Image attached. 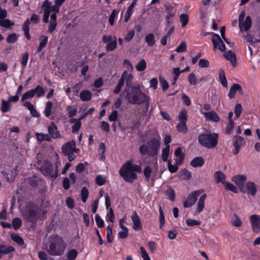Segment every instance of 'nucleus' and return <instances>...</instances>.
<instances>
[{"label":"nucleus","mask_w":260,"mask_h":260,"mask_svg":"<svg viewBox=\"0 0 260 260\" xmlns=\"http://www.w3.org/2000/svg\"><path fill=\"white\" fill-rule=\"evenodd\" d=\"M174 154L177 157L175 159L177 165H181L183 162L185 154L182 152L181 147H178L175 150Z\"/></svg>","instance_id":"nucleus-17"},{"label":"nucleus","mask_w":260,"mask_h":260,"mask_svg":"<svg viewBox=\"0 0 260 260\" xmlns=\"http://www.w3.org/2000/svg\"><path fill=\"white\" fill-rule=\"evenodd\" d=\"M67 110L68 112V116L71 118L75 116L77 112V107L76 105L74 106H68L67 107Z\"/></svg>","instance_id":"nucleus-40"},{"label":"nucleus","mask_w":260,"mask_h":260,"mask_svg":"<svg viewBox=\"0 0 260 260\" xmlns=\"http://www.w3.org/2000/svg\"><path fill=\"white\" fill-rule=\"evenodd\" d=\"M250 220L253 231L258 233L260 231V216L253 214L250 216Z\"/></svg>","instance_id":"nucleus-14"},{"label":"nucleus","mask_w":260,"mask_h":260,"mask_svg":"<svg viewBox=\"0 0 260 260\" xmlns=\"http://www.w3.org/2000/svg\"><path fill=\"white\" fill-rule=\"evenodd\" d=\"M23 105L29 111L32 117H39L40 116L37 110L34 108V106L30 102H25Z\"/></svg>","instance_id":"nucleus-22"},{"label":"nucleus","mask_w":260,"mask_h":260,"mask_svg":"<svg viewBox=\"0 0 260 260\" xmlns=\"http://www.w3.org/2000/svg\"><path fill=\"white\" fill-rule=\"evenodd\" d=\"M242 110V107L241 104H237L235 106V117L236 118H238L240 116V115L241 114Z\"/></svg>","instance_id":"nucleus-64"},{"label":"nucleus","mask_w":260,"mask_h":260,"mask_svg":"<svg viewBox=\"0 0 260 260\" xmlns=\"http://www.w3.org/2000/svg\"><path fill=\"white\" fill-rule=\"evenodd\" d=\"M214 176L217 183H221L223 184V182H226V175L220 171L215 172Z\"/></svg>","instance_id":"nucleus-26"},{"label":"nucleus","mask_w":260,"mask_h":260,"mask_svg":"<svg viewBox=\"0 0 260 260\" xmlns=\"http://www.w3.org/2000/svg\"><path fill=\"white\" fill-rule=\"evenodd\" d=\"M237 92H238L241 95L243 94L241 86L239 84L234 83L230 88L229 92L228 93L229 98L230 99H234Z\"/></svg>","instance_id":"nucleus-15"},{"label":"nucleus","mask_w":260,"mask_h":260,"mask_svg":"<svg viewBox=\"0 0 260 260\" xmlns=\"http://www.w3.org/2000/svg\"><path fill=\"white\" fill-rule=\"evenodd\" d=\"M207 198L206 194H203L200 198L198 202L197 207L196 209L197 213H201L204 209L205 207V201Z\"/></svg>","instance_id":"nucleus-25"},{"label":"nucleus","mask_w":260,"mask_h":260,"mask_svg":"<svg viewBox=\"0 0 260 260\" xmlns=\"http://www.w3.org/2000/svg\"><path fill=\"white\" fill-rule=\"evenodd\" d=\"M15 251V248L11 246L0 245V259L4 254H9Z\"/></svg>","instance_id":"nucleus-20"},{"label":"nucleus","mask_w":260,"mask_h":260,"mask_svg":"<svg viewBox=\"0 0 260 260\" xmlns=\"http://www.w3.org/2000/svg\"><path fill=\"white\" fill-rule=\"evenodd\" d=\"M212 42L213 45V49L215 50L218 46V49L221 51L223 52L225 51L226 47L223 41L220 36L216 34L213 33L212 37Z\"/></svg>","instance_id":"nucleus-10"},{"label":"nucleus","mask_w":260,"mask_h":260,"mask_svg":"<svg viewBox=\"0 0 260 260\" xmlns=\"http://www.w3.org/2000/svg\"><path fill=\"white\" fill-rule=\"evenodd\" d=\"M117 40L116 38H115L114 40L110 42L106 46V50L107 51H111L114 50L117 46Z\"/></svg>","instance_id":"nucleus-49"},{"label":"nucleus","mask_w":260,"mask_h":260,"mask_svg":"<svg viewBox=\"0 0 260 260\" xmlns=\"http://www.w3.org/2000/svg\"><path fill=\"white\" fill-rule=\"evenodd\" d=\"M245 188L248 194L252 196H255L257 188L255 184L253 182H247Z\"/></svg>","instance_id":"nucleus-19"},{"label":"nucleus","mask_w":260,"mask_h":260,"mask_svg":"<svg viewBox=\"0 0 260 260\" xmlns=\"http://www.w3.org/2000/svg\"><path fill=\"white\" fill-rule=\"evenodd\" d=\"M61 151L65 156L68 157L69 161H73L76 156L75 153L77 152L75 141L71 140L65 143L61 147Z\"/></svg>","instance_id":"nucleus-7"},{"label":"nucleus","mask_w":260,"mask_h":260,"mask_svg":"<svg viewBox=\"0 0 260 260\" xmlns=\"http://www.w3.org/2000/svg\"><path fill=\"white\" fill-rule=\"evenodd\" d=\"M53 107V103L51 102H47L46 103V106L44 111V115L46 117H49L52 114V110Z\"/></svg>","instance_id":"nucleus-33"},{"label":"nucleus","mask_w":260,"mask_h":260,"mask_svg":"<svg viewBox=\"0 0 260 260\" xmlns=\"http://www.w3.org/2000/svg\"><path fill=\"white\" fill-rule=\"evenodd\" d=\"M245 143L243 137L240 136H235L233 140V145L234 149L233 150L234 154H237L241 148V146Z\"/></svg>","instance_id":"nucleus-12"},{"label":"nucleus","mask_w":260,"mask_h":260,"mask_svg":"<svg viewBox=\"0 0 260 260\" xmlns=\"http://www.w3.org/2000/svg\"><path fill=\"white\" fill-rule=\"evenodd\" d=\"M224 57L230 61L232 65L236 67L237 65L236 54L232 50H229L224 54Z\"/></svg>","instance_id":"nucleus-18"},{"label":"nucleus","mask_w":260,"mask_h":260,"mask_svg":"<svg viewBox=\"0 0 260 260\" xmlns=\"http://www.w3.org/2000/svg\"><path fill=\"white\" fill-rule=\"evenodd\" d=\"M219 135L215 133H202L198 138V143L207 149H211L216 147L218 143Z\"/></svg>","instance_id":"nucleus-5"},{"label":"nucleus","mask_w":260,"mask_h":260,"mask_svg":"<svg viewBox=\"0 0 260 260\" xmlns=\"http://www.w3.org/2000/svg\"><path fill=\"white\" fill-rule=\"evenodd\" d=\"M188 81L190 85H196L197 84L198 79L195 74L193 73L188 75Z\"/></svg>","instance_id":"nucleus-59"},{"label":"nucleus","mask_w":260,"mask_h":260,"mask_svg":"<svg viewBox=\"0 0 260 260\" xmlns=\"http://www.w3.org/2000/svg\"><path fill=\"white\" fill-rule=\"evenodd\" d=\"M59 164V161H57L53 164L51 161L44 160L42 166L40 167V170L44 176L55 179L58 176Z\"/></svg>","instance_id":"nucleus-6"},{"label":"nucleus","mask_w":260,"mask_h":260,"mask_svg":"<svg viewBox=\"0 0 260 260\" xmlns=\"http://www.w3.org/2000/svg\"><path fill=\"white\" fill-rule=\"evenodd\" d=\"M186 224L188 226L199 225L201 224V221L192 219H187L185 221Z\"/></svg>","instance_id":"nucleus-58"},{"label":"nucleus","mask_w":260,"mask_h":260,"mask_svg":"<svg viewBox=\"0 0 260 260\" xmlns=\"http://www.w3.org/2000/svg\"><path fill=\"white\" fill-rule=\"evenodd\" d=\"M203 115L206 119L209 121L217 122L220 120V117L214 111L204 112Z\"/></svg>","instance_id":"nucleus-16"},{"label":"nucleus","mask_w":260,"mask_h":260,"mask_svg":"<svg viewBox=\"0 0 260 260\" xmlns=\"http://www.w3.org/2000/svg\"><path fill=\"white\" fill-rule=\"evenodd\" d=\"M246 179V177L244 175H238L234 176L232 178V180L238 186L241 192L243 193L246 192V190L244 186V182Z\"/></svg>","instance_id":"nucleus-11"},{"label":"nucleus","mask_w":260,"mask_h":260,"mask_svg":"<svg viewBox=\"0 0 260 260\" xmlns=\"http://www.w3.org/2000/svg\"><path fill=\"white\" fill-rule=\"evenodd\" d=\"M176 129L179 133L186 134L188 132V127L186 122H180L176 126Z\"/></svg>","instance_id":"nucleus-30"},{"label":"nucleus","mask_w":260,"mask_h":260,"mask_svg":"<svg viewBox=\"0 0 260 260\" xmlns=\"http://www.w3.org/2000/svg\"><path fill=\"white\" fill-rule=\"evenodd\" d=\"M219 79L220 81L221 84L224 87H228V83L227 80L226 79L224 71L220 69L219 70Z\"/></svg>","instance_id":"nucleus-34"},{"label":"nucleus","mask_w":260,"mask_h":260,"mask_svg":"<svg viewBox=\"0 0 260 260\" xmlns=\"http://www.w3.org/2000/svg\"><path fill=\"white\" fill-rule=\"evenodd\" d=\"M223 185L226 190L231 191L235 193L238 192L237 188L231 183L226 181L223 182Z\"/></svg>","instance_id":"nucleus-37"},{"label":"nucleus","mask_w":260,"mask_h":260,"mask_svg":"<svg viewBox=\"0 0 260 260\" xmlns=\"http://www.w3.org/2000/svg\"><path fill=\"white\" fill-rule=\"evenodd\" d=\"M170 145H166L162 150L161 158L164 161H167L168 159L170 153Z\"/></svg>","instance_id":"nucleus-43"},{"label":"nucleus","mask_w":260,"mask_h":260,"mask_svg":"<svg viewBox=\"0 0 260 260\" xmlns=\"http://www.w3.org/2000/svg\"><path fill=\"white\" fill-rule=\"evenodd\" d=\"M178 118L180 122H186L187 120V110L185 109L181 110L179 113Z\"/></svg>","instance_id":"nucleus-39"},{"label":"nucleus","mask_w":260,"mask_h":260,"mask_svg":"<svg viewBox=\"0 0 260 260\" xmlns=\"http://www.w3.org/2000/svg\"><path fill=\"white\" fill-rule=\"evenodd\" d=\"M35 95L36 94L38 98L43 96L45 93V90L43 87L41 85H37L34 89H33Z\"/></svg>","instance_id":"nucleus-38"},{"label":"nucleus","mask_w":260,"mask_h":260,"mask_svg":"<svg viewBox=\"0 0 260 260\" xmlns=\"http://www.w3.org/2000/svg\"><path fill=\"white\" fill-rule=\"evenodd\" d=\"M95 220L98 228H101L104 226V221L99 214L95 215Z\"/></svg>","instance_id":"nucleus-61"},{"label":"nucleus","mask_w":260,"mask_h":260,"mask_svg":"<svg viewBox=\"0 0 260 260\" xmlns=\"http://www.w3.org/2000/svg\"><path fill=\"white\" fill-rule=\"evenodd\" d=\"M234 218L232 220V224L237 227L241 226L242 222L239 216L236 214H234Z\"/></svg>","instance_id":"nucleus-62"},{"label":"nucleus","mask_w":260,"mask_h":260,"mask_svg":"<svg viewBox=\"0 0 260 260\" xmlns=\"http://www.w3.org/2000/svg\"><path fill=\"white\" fill-rule=\"evenodd\" d=\"M18 40V36L15 33L9 35L7 38V42L10 44L15 43Z\"/></svg>","instance_id":"nucleus-52"},{"label":"nucleus","mask_w":260,"mask_h":260,"mask_svg":"<svg viewBox=\"0 0 260 260\" xmlns=\"http://www.w3.org/2000/svg\"><path fill=\"white\" fill-rule=\"evenodd\" d=\"M11 109V103L8 101L2 100L1 104V110L4 113H6Z\"/></svg>","instance_id":"nucleus-29"},{"label":"nucleus","mask_w":260,"mask_h":260,"mask_svg":"<svg viewBox=\"0 0 260 260\" xmlns=\"http://www.w3.org/2000/svg\"><path fill=\"white\" fill-rule=\"evenodd\" d=\"M67 244L63 238L58 235L49 237L48 241L45 245L46 252L52 256L62 255L67 248Z\"/></svg>","instance_id":"nucleus-1"},{"label":"nucleus","mask_w":260,"mask_h":260,"mask_svg":"<svg viewBox=\"0 0 260 260\" xmlns=\"http://www.w3.org/2000/svg\"><path fill=\"white\" fill-rule=\"evenodd\" d=\"M132 220L134 223L133 228L134 230L138 231L142 228L139 217L136 212H135L132 214Z\"/></svg>","instance_id":"nucleus-23"},{"label":"nucleus","mask_w":260,"mask_h":260,"mask_svg":"<svg viewBox=\"0 0 260 260\" xmlns=\"http://www.w3.org/2000/svg\"><path fill=\"white\" fill-rule=\"evenodd\" d=\"M160 145V137L158 134L147 142V155L156 156L159 151Z\"/></svg>","instance_id":"nucleus-8"},{"label":"nucleus","mask_w":260,"mask_h":260,"mask_svg":"<svg viewBox=\"0 0 260 260\" xmlns=\"http://www.w3.org/2000/svg\"><path fill=\"white\" fill-rule=\"evenodd\" d=\"M89 196V191L86 187H82L81 191V198L82 201L85 203Z\"/></svg>","instance_id":"nucleus-46"},{"label":"nucleus","mask_w":260,"mask_h":260,"mask_svg":"<svg viewBox=\"0 0 260 260\" xmlns=\"http://www.w3.org/2000/svg\"><path fill=\"white\" fill-rule=\"evenodd\" d=\"M251 19L250 16H247L246 17L245 21L242 23V29H243L245 31H248L251 26Z\"/></svg>","instance_id":"nucleus-32"},{"label":"nucleus","mask_w":260,"mask_h":260,"mask_svg":"<svg viewBox=\"0 0 260 260\" xmlns=\"http://www.w3.org/2000/svg\"><path fill=\"white\" fill-rule=\"evenodd\" d=\"M204 192V190L200 189L191 192L187 199L183 201V206L188 208L192 206L197 201L198 197Z\"/></svg>","instance_id":"nucleus-9"},{"label":"nucleus","mask_w":260,"mask_h":260,"mask_svg":"<svg viewBox=\"0 0 260 260\" xmlns=\"http://www.w3.org/2000/svg\"><path fill=\"white\" fill-rule=\"evenodd\" d=\"M77 255V251L74 249L69 250L67 253V257L68 260H75Z\"/></svg>","instance_id":"nucleus-45"},{"label":"nucleus","mask_w":260,"mask_h":260,"mask_svg":"<svg viewBox=\"0 0 260 260\" xmlns=\"http://www.w3.org/2000/svg\"><path fill=\"white\" fill-rule=\"evenodd\" d=\"M179 165H177L176 164L175 165H172L171 162L170 160H169L168 162V170L171 173H174L176 172L178 170V166Z\"/></svg>","instance_id":"nucleus-60"},{"label":"nucleus","mask_w":260,"mask_h":260,"mask_svg":"<svg viewBox=\"0 0 260 260\" xmlns=\"http://www.w3.org/2000/svg\"><path fill=\"white\" fill-rule=\"evenodd\" d=\"M180 22L182 27H185L188 23L189 16L187 14H181L179 16Z\"/></svg>","instance_id":"nucleus-42"},{"label":"nucleus","mask_w":260,"mask_h":260,"mask_svg":"<svg viewBox=\"0 0 260 260\" xmlns=\"http://www.w3.org/2000/svg\"><path fill=\"white\" fill-rule=\"evenodd\" d=\"M106 219L107 221H110L111 223L114 222L115 219V216L114 211L112 208H110L107 212L106 216Z\"/></svg>","instance_id":"nucleus-50"},{"label":"nucleus","mask_w":260,"mask_h":260,"mask_svg":"<svg viewBox=\"0 0 260 260\" xmlns=\"http://www.w3.org/2000/svg\"><path fill=\"white\" fill-rule=\"evenodd\" d=\"M181 176L184 180L189 179L191 177L190 172L186 169H184L181 171Z\"/></svg>","instance_id":"nucleus-56"},{"label":"nucleus","mask_w":260,"mask_h":260,"mask_svg":"<svg viewBox=\"0 0 260 260\" xmlns=\"http://www.w3.org/2000/svg\"><path fill=\"white\" fill-rule=\"evenodd\" d=\"M159 228L160 229H162L165 224L166 220H165V217L164 211L161 206H159Z\"/></svg>","instance_id":"nucleus-31"},{"label":"nucleus","mask_w":260,"mask_h":260,"mask_svg":"<svg viewBox=\"0 0 260 260\" xmlns=\"http://www.w3.org/2000/svg\"><path fill=\"white\" fill-rule=\"evenodd\" d=\"M95 181L99 186H102L105 183L106 178L101 175H98L95 178Z\"/></svg>","instance_id":"nucleus-55"},{"label":"nucleus","mask_w":260,"mask_h":260,"mask_svg":"<svg viewBox=\"0 0 260 260\" xmlns=\"http://www.w3.org/2000/svg\"><path fill=\"white\" fill-rule=\"evenodd\" d=\"M36 137L38 140L40 142H43L44 141L50 142L51 141L50 136L49 134L38 133L36 134Z\"/></svg>","instance_id":"nucleus-36"},{"label":"nucleus","mask_w":260,"mask_h":260,"mask_svg":"<svg viewBox=\"0 0 260 260\" xmlns=\"http://www.w3.org/2000/svg\"><path fill=\"white\" fill-rule=\"evenodd\" d=\"M146 67V62L144 59H142L136 66V69L138 71H143L145 70Z\"/></svg>","instance_id":"nucleus-57"},{"label":"nucleus","mask_w":260,"mask_h":260,"mask_svg":"<svg viewBox=\"0 0 260 260\" xmlns=\"http://www.w3.org/2000/svg\"><path fill=\"white\" fill-rule=\"evenodd\" d=\"M35 96L33 89H31L25 92L21 97V101H24L26 100L32 98Z\"/></svg>","instance_id":"nucleus-47"},{"label":"nucleus","mask_w":260,"mask_h":260,"mask_svg":"<svg viewBox=\"0 0 260 260\" xmlns=\"http://www.w3.org/2000/svg\"><path fill=\"white\" fill-rule=\"evenodd\" d=\"M122 94H123L129 103L134 105H140L146 99V94L142 92L138 86L125 87Z\"/></svg>","instance_id":"nucleus-4"},{"label":"nucleus","mask_w":260,"mask_h":260,"mask_svg":"<svg viewBox=\"0 0 260 260\" xmlns=\"http://www.w3.org/2000/svg\"><path fill=\"white\" fill-rule=\"evenodd\" d=\"M14 25L13 23H11V21L8 19H0V26L8 28L11 26H13Z\"/></svg>","instance_id":"nucleus-54"},{"label":"nucleus","mask_w":260,"mask_h":260,"mask_svg":"<svg viewBox=\"0 0 260 260\" xmlns=\"http://www.w3.org/2000/svg\"><path fill=\"white\" fill-rule=\"evenodd\" d=\"M136 1H134L132 2L130 5L128 7L127 9L125 12L124 21L125 22H128L131 16L132 15L133 9L135 6Z\"/></svg>","instance_id":"nucleus-27"},{"label":"nucleus","mask_w":260,"mask_h":260,"mask_svg":"<svg viewBox=\"0 0 260 260\" xmlns=\"http://www.w3.org/2000/svg\"><path fill=\"white\" fill-rule=\"evenodd\" d=\"M80 98L82 101H89L92 98L91 93L87 90H83L80 93Z\"/></svg>","instance_id":"nucleus-28"},{"label":"nucleus","mask_w":260,"mask_h":260,"mask_svg":"<svg viewBox=\"0 0 260 260\" xmlns=\"http://www.w3.org/2000/svg\"><path fill=\"white\" fill-rule=\"evenodd\" d=\"M22 225V221L19 217L14 218L12 220V225L15 230H18Z\"/></svg>","instance_id":"nucleus-53"},{"label":"nucleus","mask_w":260,"mask_h":260,"mask_svg":"<svg viewBox=\"0 0 260 260\" xmlns=\"http://www.w3.org/2000/svg\"><path fill=\"white\" fill-rule=\"evenodd\" d=\"M205 164L203 158L201 156L194 157L190 162L191 166L194 168L201 167Z\"/></svg>","instance_id":"nucleus-24"},{"label":"nucleus","mask_w":260,"mask_h":260,"mask_svg":"<svg viewBox=\"0 0 260 260\" xmlns=\"http://www.w3.org/2000/svg\"><path fill=\"white\" fill-rule=\"evenodd\" d=\"M126 74V71H124L121 74V77L119 80L118 81L117 85L116 86L114 90H113V92L115 94H117L120 92L121 87L123 86L124 83V78Z\"/></svg>","instance_id":"nucleus-21"},{"label":"nucleus","mask_w":260,"mask_h":260,"mask_svg":"<svg viewBox=\"0 0 260 260\" xmlns=\"http://www.w3.org/2000/svg\"><path fill=\"white\" fill-rule=\"evenodd\" d=\"M160 83L162 87V89L163 91H166L167 90L169 87V84L167 80L165 79L162 77L160 76L159 78Z\"/></svg>","instance_id":"nucleus-63"},{"label":"nucleus","mask_w":260,"mask_h":260,"mask_svg":"<svg viewBox=\"0 0 260 260\" xmlns=\"http://www.w3.org/2000/svg\"><path fill=\"white\" fill-rule=\"evenodd\" d=\"M22 213L25 219L29 222L36 223L37 221L43 217L46 211L43 210L41 206L33 202L26 203Z\"/></svg>","instance_id":"nucleus-2"},{"label":"nucleus","mask_w":260,"mask_h":260,"mask_svg":"<svg viewBox=\"0 0 260 260\" xmlns=\"http://www.w3.org/2000/svg\"><path fill=\"white\" fill-rule=\"evenodd\" d=\"M47 130L49 133V135L50 136L51 139L61 138V136L59 131H58L57 126L53 122H52L50 125L48 126Z\"/></svg>","instance_id":"nucleus-13"},{"label":"nucleus","mask_w":260,"mask_h":260,"mask_svg":"<svg viewBox=\"0 0 260 260\" xmlns=\"http://www.w3.org/2000/svg\"><path fill=\"white\" fill-rule=\"evenodd\" d=\"M134 76L131 73L128 74L127 71H126V74L125 75L124 78V81L126 80V87L133 86L132 82Z\"/></svg>","instance_id":"nucleus-41"},{"label":"nucleus","mask_w":260,"mask_h":260,"mask_svg":"<svg viewBox=\"0 0 260 260\" xmlns=\"http://www.w3.org/2000/svg\"><path fill=\"white\" fill-rule=\"evenodd\" d=\"M165 194L167 196L168 198L172 202H174L175 200V192L174 190L171 188L168 189L165 191Z\"/></svg>","instance_id":"nucleus-44"},{"label":"nucleus","mask_w":260,"mask_h":260,"mask_svg":"<svg viewBox=\"0 0 260 260\" xmlns=\"http://www.w3.org/2000/svg\"><path fill=\"white\" fill-rule=\"evenodd\" d=\"M235 122L233 120L229 121L225 127V133L230 135L234 128Z\"/></svg>","instance_id":"nucleus-48"},{"label":"nucleus","mask_w":260,"mask_h":260,"mask_svg":"<svg viewBox=\"0 0 260 260\" xmlns=\"http://www.w3.org/2000/svg\"><path fill=\"white\" fill-rule=\"evenodd\" d=\"M11 238L13 241L20 246L24 244V242L23 238L17 234H12L11 235Z\"/></svg>","instance_id":"nucleus-35"},{"label":"nucleus","mask_w":260,"mask_h":260,"mask_svg":"<svg viewBox=\"0 0 260 260\" xmlns=\"http://www.w3.org/2000/svg\"><path fill=\"white\" fill-rule=\"evenodd\" d=\"M81 118H78L77 119V120L75 121V123L72 126V133H77L81 128Z\"/></svg>","instance_id":"nucleus-51"},{"label":"nucleus","mask_w":260,"mask_h":260,"mask_svg":"<svg viewBox=\"0 0 260 260\" xmlns=\"http://www.w3.org/2000/svg\"><path fill=\"white\" fill-rule=\"evenodd\" d=\"M133 159L126 161L121 167L119 173L124 180L128 183H133L134 180L138 178L136 172L141 173V167L137 165L133 164Z\"/></svg>","instance_id":"nucleus-3"}]
</instances>
